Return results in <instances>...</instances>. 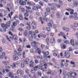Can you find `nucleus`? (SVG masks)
I'll list each match as a JSON object with an SVG mask.
<instances>
[{"label":"nucleus","instance_id":"nucleus-3","mask_svg":"<svg viewBox=\"0 0 78 78\" xmlns=\"http://www.w3.org/2000/svg\"><path fill=\"white\" fill-rule=\"evenodd\" d=\"M31 25L33 27L32 28L34 30H35L36 28V23L34 22H32L31 24Z\"/></svg>","mask_w":78,"mask_h":78},{"label":"nucleus","instance_id":"nucleus-58","mask_svg":"<svg viewBox=\"0 0 78 78\" xmlns=\"http://www.w3.org/2000/svg\"><path fill=\"white\" fill-rule=\"evenodd\" d=\"M75 46H76V47H77V46H78V43L77 42V41H75Z\"/></svg>","mask_w":78,"mask_h":78},{"label":"nucleus","instance_id":"nucleus-7","mask_svg":"<svg viewBox=\"0 0 78 78\" xmlns=\"http://www.w3.org/2000/svg\"><path fill=\"white\" fill-rule=\"evenodd\" d=\"M19 4L20 5L24 6V5H26V2L25 1H22L20 0L19 2Z\"/></svg>","mask_w":78,"mask_h":78},{"label":"nucleus","instance_id":"nucleus-20","mask_svg":"<svg viewBox=\"0 0 78 78\" xmlns=\"http://www.w3.org/2000/svg\"><path fill=\"white\" fill-rule=\"evenodd\" d=\"M23 34L25 36H27L28 35V32H27V30H26L25 32H24Z\"/></svg>","mask_w":78,"mask_h":78},{"label":"nucleus","instance_id":"nucleus-51","mask_svg":"<svg viewBox=\"0 0 78 78\" xmlns=\"http://www.w3.org/2000/svg\"><path fill=\"white\" fill-rule=\"evenodd\" d=\"M25 67V64L24 63H22L21 64V67L23 68Z\"/></svg>","mask_w":78,"mask_h":78},{"label":"nucleus","instance_id":"nucleus-10","mask_svg":"<svg viewBox=\"0 0 78 78\" xmlns=\"http://www.w3.org/2000/svg\"><path fill=\"white\" fill-rule=\"evenodd\" d=\"M13 59L14 61H17V60L19 59V57L14 55L13 56Z\"/></svg>","mask_w":78,"mask_h":78},{"label":"nucleus","instance_id":"nucleus-14","mask_svg":"<svg viewBox=\"0 0 78 78\" xmlns=\"http://www.w3.org/2000/svg\"><path fill=\"white\" fill-rule=\"evenodd\" d=\"M70 44L72 45H73V46H74V45H75V44L74 43V40L72 39L71 40Z\"/></svg>","mask_w":78,"mask_h":78},{"label":"nucleus","instance_id":"nucleus-12","mask_svg":"<svg viewBox=\"0 0 78 78\" xmlns=\"http://www.w3.org/2000/svg\"><path fill=\"white\" fill-rule=\"evenodd\" d=\"M17 74H20L21 75H22V73H23V72L20 70H17Z\"/></svg>","mask_w":78,"mask_h":78},{"label":"nucleus","instance_id":"nucleus-57","mask_svg":"<svg viewBox=\"0 0 78 78\" xmlns=\"http://www.w3.org/2000/svg\"><path fill=\"white\" fill-rule=\"evenodd\" d=\"M24 16L25 17H28V16H29V15L28 13H25L24 14Z\"/></svg>","mask_w":78,"mask_h":78},{"label":"nucleus","instance_id":"nucleus-63","mask_svg":"<svg viewBox=\"0 0 78 78\" xmlns=\"http://www.w3.org/2000/svg\"><path fill=\"white\" fill-rule=\"evenodd\" d=\"M65 31H66V32H69V29L66 28V30H65Z\"/></svg>","mask_w":78,"mask_h":78},{"label":"nucleus","instance_id":"nucleus-24","mask_svg":"<svg viewBox=\"0 0 78 78\" xmlns=\"http://www.w3.org/2000/svg\"><path fill=\"white\" fill-rule=\"evenodd\" d=\"M13 38L15 41H17V37L16 35L13 36Z\"/></svg>","mask_w":78,"mask_h":78},{"label":"nucleus","instance_id":"nucleus-62","mask_svg":"<svg viewBox=\"0 0 78 78\" xmlns=\"http://www.w3.org/2000/svg\"><path fill=\"white\" fill-rule=\"evenodd\" d=\"M39 4L41 6H43V3L41 1L39 2Z\"/></svg>","mask_w":78,"mask_h":78},{"label":"nucleus","instance_id":"nucleus-36","mask_svg":"<svg viewBox=\"0 0 78 78\" xmlns=\"http://www.w3.org/2000/svg\"><path fill=\"white\" fill-rule=\"evenodd\" d=\"M38 20L39 21H40V22H41V23H43V21H42V17H40L38 19Z\"/></svg>","mask_w":78,"mask_h":78},{"label":"nucleus","instance_id":"nucleus-19","mask_svg":"<svg viewBox=\"0 0 78 78\" xmlns=\"http://www.w3.org/2000/svg\"><path fill=\"white\" fill-rule=\"evenodd\" d=\"M57 75V72H52L51 75H52L53 76H55V75Z\"/></svg>","mask_w":78,"mask_h":78},{"label":"nucleus","instance_id":"nucleus-50","mask_svg":"<svg viewBox=\"0 0 78 78\" xmlns=\"http://www.w3.org/2000/svg\"><path fill=\"white\" fill-rule=\"evenodd\" d=\"M63 35V34H62V32H60V34H58V36H62V35Z\"/></svg>","mask_w":78,"mask_h":78},{"label":"nucleus","instance_id":"nucleus-33","mask_svg":"<svg viewBox=\"0 0 78 78\" xmlns=\"http://www.w3.org/2000/svg\"><path fill=\"white\" fill-rule=\"evenodd\" d=\"M55 68H57V69H59V65H58V64H57L55 66H54Z\"/></svg>","mask_w":78,"mask_h":78},{"label":"nucleus","instance_id":"nucleus-8","mask_svg":"<svg viewBox=\"0 0 78 78\" xmlns=\"http://www.w3.org/2000/svg\"><path fill=\"white\" fill-rule=\"evenodd\" d=\"M51 43V44H55V38L54 37H52L51 38L50 40Z\"/></svg>","mask_w":78,"mask_h":78},{"label":"nucleus","instance_id":"nucleus-16","mask_svg":"<svg viewBox=\"0 0 78 78\" xmlns=\"http://www.w3.org/2000/svg\"><path fill=\"white\" fill-rule=\"evenodd\" d=\"M38 68H39V67L37 66L33 67V69H34V72H36V71L37 70H38Z\"/></svg>","mask_w":78,"mask_h":78},{"label":"nucleus","instance_id":"nucleus-43","mask_svg":"<svg viewBox=\"0 0 78 78\" xmlns=\"http://www.w3.org/2000/svg\"><path fill=\"white\" fill-rule=\"evenodd\" d=\"M69 19H73L74 18V16L72 15H70L69 16Z\"/></svg>","mask_w":78,"mask_h":78},{"label":"nucleus","instance_id":"nucleus-9","mask_svg":"<svg viewBox=\"0 0 78 78\" xmlns=\"http://www.w3.org/2000/svg\"><path fill=\"white\" fill-rule=\"evenodd\" d=\"M17 25V23L16 22H13L12 23V24L11 26V27L13 28H15V27Z\"/></svg>","mask_w":78,"mask_h":78},{"label":"nucleus","instance_id":"nucleus-54","mask_svg":"<svg viewBox=\"0 0 78 78\" xmlns=\"http://www.w3.org/2000/svg\"><path fill=\"white\" fill-rule=\"evenodd\" d=\"M41 53V50H40V49H38V54L39 55H40Z\"/></svg>","mask_w":78,"mask_h":78},{"label":"nucleus","instance_id":"nucleus-32","mask_svg":"<svg viewBox=\"0 0 78 78\" xmlns=\"http://www.w3.org/2000/svg\"><path fill=\"white\" fill-rule=\"evenodd\" d=\"M56 5V4H51L50 3L48 4V5H49V6H53V5Z\"/></svg>","mask_w":78,"mask_h":78},{"label":"nucleus","instance_id":"nucleus-47","mask_svg":"<svg viewBox=\"0 0 78 78\" xmlns=\"http://www.w3.org/2000/svg\"><path fill=\"white\" fill-rule=\"evenodd\" d=\"M74 25L75 27H78V23H74Z\"/></svg>","mask_w":78,"mask_h":78},{"label":"nucleus","instance_id":"nucleus-45","mask_svg":"<svg viewBox=\"0 0 78 78\" xmlns=\"http://www.w3.org/2000/svg\"><path fill=\"white\" fill-rule=\"evenodd\" d=\"M25 72L26 73H27L28 74L30 73V71L28 69H26L25 70Z\"/></svg>","mask_w":78,"mask_h":78},{"label":"nucleus","instance_id":"nucleus-6","mask_svg":"<svg viewBox=\"0 0 78 78\" xmlns=\"http://www.w3.org/2000/svg\"><path fill=\"white\" fill-rule=\"evenodd\" d=\"M52 52L53 53H54V54H53V55L54 56L56 57L57 56H58V51L54 50L52 51Z\"/></svg>","mask_w":78,"mask_h":78},{"label":"nucleus","instance_id":"nucleus-39","mask_svg":"<svg viewBox=\"0 0 78 78\" xmlns=\"http://www.w3.org/2000/svg\"><path fill=\"white\" fill-rule=\"evenodd\" d=\"M66 46H65V45H62V47H61V48H62V49H65V48H66Z\"/></svg>","mask_w":78,"mask_h":78},{"label":"nucleus","instance_id":"nucleus-13","mask_svg":"<svg viewBox=\"0 0 78 78\" xmlns=\"http://www.w3.org/2000/svg\"><path fill=\"white\" fill-rule=\"evenodd\" d=\"M1 27L2 28H6V29H8V27L6 25L2 23L1 24Z\"/></svg>","mask_w":78,"mask_h":78},{"label":"nucleus","instance_id":"nucleus-61","mask_svg":"<svg viewBox=\"0 0 78 78\" xmlns=\"http://www.w3.org/2000/svg\"><path fill=\"white\" fill-rule=\"evenodd\" d=\"M51 9L53 11H55L56 10V8L54 7H52L51 8Z\"/></svg>","mask_w":78,"mask_h":78},{"label":"nucleus","instance_id":"nucleus-37","mask_svg":"<svg viewBox=\"0 0 78 78\" xmlns=\"http://www.w3.org/2000/svg\"><path fill=\"white\" fill-rule=\"evenodd\" d=\"M60 65L61 67H62V68H64V64H63L62 62H61V63Z\"/></svg>","mask_w":78,"mask_h":78},{"label":"nucleus","instance_id":"nucleus-40","mask_svg":"<svg viewBox=\"0 0 78 78\" xmlns=\"http://www.w3.org/2000/svg\"><path fill=\"white\" fill-rule=\"evenodd\" d=\"M29 18L30 19H33V15H30L29 16Z\"/></svg>","mask_w":78,"mask_h":78},{"label":"nucleus","instance_id":"nucleus-1","mask_svg":"<svg viewBox=\"0 0 78 78\" xmlns=\"http://www.w3.org/2000/svg\"><path fill=\"white\" fill-rule=\"evenodd\" d=\"M74 76H77L78 75H77L76 73H69L66 74L64 75L63 78H66V76H67V78H72V77H73Z\"/></svg>","mask_w":78,"mask_h":78},{"label":"nucleus","instance_id":"nucleus-55","mask_svg":"<svg viewBox=\"0 0 78 78\" xmlns=\"http://www.w3.org/2000/svg\"><path fill=\"white\" fill-rule=\"evenodd\" d=\"M27 4L28 5H29V6H31V3L30 2H27Z\"/></svg>","mask_w":78,"mask_h":78},{"label":"nucleus","instance_id":"nucleus-31","mask_svg":"<svg viewBox=\"0 0 78 78\" xmlns=\"http://www.w3.org/2000/svg\"><path fill=\"white\" fill-rule=\"evenodd\" d=\"M26 28L27 30H30L31 29V27L30 26H27Z\"/></svg>","mask_w":78,"mask_h":78},{"label":"nucleus","instance_id":"nucleus-46","mask_svg":"<svg viewBox=\"0 0 78 78\" xmlns=\"http://www.w3.org/2000/svg\"><path fill=\"white\" fill-rule=\"evenodd\" d=\"M18 51L21 52L22 51V50L21 49V48H20L18 49Z\"/></svg>","mask_w":78,"mask_h":78},{"label":"nucleus","instance_id":"nucleus-48","mask_svg":"<svg viewBox=\"0 0 78 78\" xmlns=\"http://www.w3.org/2000/svg\"><path fill=\"white\" fill-rule=\"evenodd\" d=\"M2 62L4 65L7 66V63H6L5 61H3Z\"/></svg>","mask_w":78,"mask_h":78},{"label":"nucleus","instance_id":"nucleus-26","mask_svg":"<svg viewBox=\"0 0 78 78\" xmlns=\"http://www.w3.org/2000/svg\"><path fill=\"white\" fill-rule=\"evenodd\" d=\"M5 36L7 40H8V41H9V42H10L11 40H10V39H9L8 36V35H5Z\"/></svg>","mask_w":78,"mask_h":78},{"label":"nucleus","instance_id":"nucleus-2","mask_svg":"<svg viewBox=\"0 0 78 78\" xmlns=\"http://www.w3.org/2000/svg\"><path fill=\"white\" fill-rule=\"evenodd\" d=\"M64 57L66 58H69L70 57V53L67 51H65Z\"/></svg>","mask_w":78,"mask_h":78},{"label":"nucleus","instance_id":"nucleus-34","mask_svg":"<svg viewBox=\"0 0 78 78\" xmlns=\"http://www.w3.org/2000/svg\"><path fill=\"white\" fill-rule=\"evenodd\" d=\"M52 73V71H49L47 72V74L48 75H51Z\"/></svg>","mask_w":78,"mask_h":78},{"label":"nucleus","instance_id":"nucleus-64","mask_svg":"<svg viewBox=\"0 0 78 78\" xmlns=\"http://www.w3.org/2000/svg\"><path fill=\"white\" fill-rule=\"evenodd\" d=\"M15 78H19V75H16L15 77Z\"/></svg>","mask_w":78,"mask_h":78},{"label":"nucleus","instance_id":"nucleus-41","mask_svg":"<svg viewBox=\"0 0 78 78\" xmlns=\"http://www.w3.org/2000/svg\"><path fill=\"white\" fill-rule=\"evenodd\" d=\"M26 7V9H29L30 10V9H31V7H30L29 6H25Z\"/></svg>","mask_w":78,"mask_h":78},{"label":"nucleus","instance_id":"nucleus-60","mask_svg":"<svg viewBox=\"0 0 78 78\" xmlns=\"http://www.w3.org/2000/svg\"><path fill=\"white\" fill-rule=\"evenodd\" d=\"M44 62H45L44 60L40 61V63H41V64H44Z\"/></svg>","mask_w":78,"mask_h":78},{"label":"nucleus","instance_id":"nucleus-17","mask_svg":"<svg viewBox=\"0 0 78 78\" xmlns=\"http://www.w3.org/2000/svg\"><path fill=\"white\" fill-rule=\"evenodd\" d=\"M33 10H35L36 11H37L38 9V7L36 6H34L33 7Z\"/></svg>","mask_w":78,"mask_h":78},{"label":"nucleus","instance_id":"nucleus-4","mask_svg":"<svg viewBox=\"0 0 78 78\" xmlns=\"http://www.w3.org/2000/svg\"><path fill=\"white\" fill-rule=\"evenodd\" d=\"M30 72L32 73H33L34 75V76H36L37 75V74L36 73H35V72H34V69L32 68L31 71Z\"/></svg>","mask_w":78,"mask_h":78},{"label":"nucleus","instance_id":"nucleus-38","mask_svg":"<svg viewBox=\"0 0 78 78\" xmlns=\"http://www.w3.org/2000/svg\"><path fill=\"white\" fill-rule=\"evenodd\" d=\"M18 30L19 31H23V29L21 27L19 28Z\"/></svg>","mask_w":78,"mask_h":78},{"label":"nucleus","instance_id":"nucleus-42","mask_svg":"<svg viewBox=\"0 0 78 78\" xmlns=\"http://www.w3.org/2000/svg\"><path fill=\"white\" fill-rule=\"evenodd\" d=\"M27 78H32V76L31 75H27Z\"/></svg>","mask_w":78,"mask_h":78},{"label":"nucleus","instance_id":"nucleus-23","mask_svg":"<svg viewBox=\"0 0 78 78\" xmlns=\"http://www.w3.org/2000/svg\"><path fill=\"white\" fill-rule=\"evenodd\" d=\"M31 37L33 39H36V34H34L33 35H31Z\"/></svg>","mask_w":78,"mask_h":78},{"label":"nucleus","instance_id":"nucleus-27","mask_svg":"<svg viewBox=\"0 0 78 78\" xmlns=\"http://www.w3.org/2000/svg\"><path fill=\"white\" fill-rule=\"evenodd\" d=\"M73 5L75 7H76L78 5V3L77 2H74L73 4Z\"/></svg>","mask_w":78,"mask_h":78},{"label":"nucleus","instance_id":"nucleus-30","mask_svg":"<svg viewBox=\"0 0 78 78\" xmlns=\"http://www.w3.org/2000/svg\"><path fill=\"white\" fill-rule=\"evenodd\" d=\"M43 66L44 67V69H47V64H44Z\"/></svg>","mask_w":78,"mask_h":78},{"label":"nucleus","instance_id":"nucleus-18","mask_svg":"<svg viewBox=\"0 0 78 78\" xmlns=\"http://www.w3.org/2000/svg\"><path fill=\"white\" fill-rule=\"evenodd\" d=\"M10 22V21H8L6 23V24L5 25H7V28L8 27H10V24L11 23Z\"/></svg>","mask_w":78,"mask_h":78},{"label":"nucleus","instance_id":"nucleus-21","mask_svg":"<svg viewBox=\"0 0 78 78\" xmlns=\"http://www.w3.org/2000/svg\"><path fill=\"white\" fill-rule=\"evenodd\" d=\"M6 14V13L5 12H4L3 14H0V16L1 17H2L3 16H5Z\"/></svg>","mask_w":78,"mask_h":78},{"label":"nucleus","instance_id":"nucleus-29","mask_svg":"<svg viewBox=\"0 0 78 78\" xmlns=\"http://www.w3.org/2000/svg\"><path fill=\"white\" fill-rule=\"evenodd\" d=\"M56 16L58 19V18H61V16H60V15H59V13L57 12V13Z\"/></svg>","mask_w":78,"mask_h":78},{"label":"nucleus","instance_id":"nucleus-56","mask_svg":"<svg viewBox=\"0 0 78 78\" xmlns=\"http://www.w3.org/2000/svg\"><path fill=\"white\" fill-rule=\"evenodd\" d=\"M20 27H25V25L23 23L20 24Z\"/></svg>","mask_w":78,"mask_h":78},{"label":"nucleus","instance_id":"nucleus-49","mask_svg":"<svg viewBox=\"0 0 78 78\" xmlns=\"http://www.w3.org/2000/svg\"><path fill=\"white\" fill-rule=\"evenodd\" d=\"M46 29L48 32H50V29L49 27H46Z\"/></svg>","mask_w":78,"mask_h":78},{"label":"nucleus","instance_id":"nucleus-52","mask_svg":"<svg viewBox=\"0 0 78 78\" xmlns=\"http://www.w3.org/2000/svg\"><path fill=\"white\" fill-rule=\"evenodd\" d=\"M64 43L65 44H69L70 42L68 41H66L64 42Z\"/></svg>","mask_w":78,"mask_h":78},{"label":"nucleus","instance_id":"nucleus-22","mask_svg":"<svg viewBox=\"0 0 78 78\" xmlns=\"http://www.w3.org/2000/svg\"><path fill=\"white\" fill-rule=\"evenodd\" d=\"M19 19L20 20H22L23 19V18L22 17V15L21 14L20 15Z\"/></svg>","mask_w":78,"mask_h":78},{"label":"nucleus","instance_id":"nucleus-25","mask_svg":"<svg viewBox=\"0 0 78 78\" xmlns=\"http://www.w3.org/2000/svg\"><path fill=\"white\" fill-rule=\"evenodd\" d=\"M70 27L71 28H72V29H73V30H74V31H75L76 30V28H75L74 27V26H73V25H71L70 26Z\"/></svg>","mask_w":78,"mask_h":78},{"label":"nucleus","instance_id":"nucleus-35","mask_svg":"<svg viewBox=\"0 0 78 78\" xmlns=\"http://www.w3.org/2000/svg\"><path fill=\"white\" fill-rule=\"evenodd\" d=\"M46 10L47 12H50V9L49 7H48L46 9Z\"/></svg>","mask_w":78,"mask_h":78},{"label":"nucleus","instance_id":"nucleus-44","mask_svg":"<svg viewBox=\"0 0 78 78\" xmlns=\"http://www.w3.org/2000/svg\"><path fill=\"white\" fill-rule=\"evenodd\" d=\"M57 42L58 43H60L61 42H62V40L61 39H58L57 40Z\"/></svg>","mask_w":78,"mask_h":78},{"label":"nucleus","instance_id":"nucleus-11","mask_svg":"<svg viewBox=\"0 0 78 78\" xmlns=\"http://www.w3.org/2000/svg\"><path fill=\"white\" fill-rule=\"evenodd\" d=\"M42 53H43L44 55L46 56H48V55H49V52L48 51H47L45 52H42Z\"/></svg>","mask_w":78,"mask_h":78},{"label":"nucleus","instance_id":"nucleus-59","mask_svg":"<svg viewBox=\"0 0 78 78\" xmlns=\"http://www.w3.org/2000/svg\"><path fill=\"white\" fill-rule=\"evenodd\" d=\"M49 23H50L52 25V24L53 23V20H50V21Z\"/></svg>","mask_w":78,"mask_h":78},{"label":"nucleus","instance_id":"nucleus-28","mask_svg":"<svg viewBox=\"0 0 78 78\" xmlns=\"http://www.w3.org/2000/svg\"><path fill=\"white\" fill-rule=\"evenodd\" d=\"M2 73L4 74H5V69H0V72H2Z\"/></svg>","mask_w":78,"mask_h":78},{"label":"nucleus","instance_id":"nucleus-53","mask_svg":"<svg viewBox=\"0 0 78 78\" xmlns=\"http://www.w3.org/2000/svg\"><path fill=\"white\" fill-rule=\"evenodd\" d=\"M46 41L47 42V43H48L49 42V38L48 37H47L46 39Z\"/></svg>","mask_w":78,"mask_h":78},{"label":"nucleus","instance_id":"nucleus-15","mask_svg":"<svg viewBox=\"0 0 78 78\" xmlns=\"http://www.w3.org/2000/svg\"><path fill=\"white\" fill-rule=\"evenodd\" d=\"M9 77H10L11 78H13L14 77V76L12 75V73L10 72L9 73Z\"/></svg>","mask_w":78,"mask_h":78},{"label":"nucleus","instance_id":"nucleus-5","mask_svg":"<svg viewBox=\"0 0 78 78\" xmlns=\"http://www.w3.org/2000/svg\"><path fill=\"white\" fill-rule=\"evenodd\" d=\"M38 44H39V43L36 41H32L31 44V46H32V47H33V46H34L35 45H37Z\"/></svg>","mask_w":78,"mask_h":78}]
</instances>
